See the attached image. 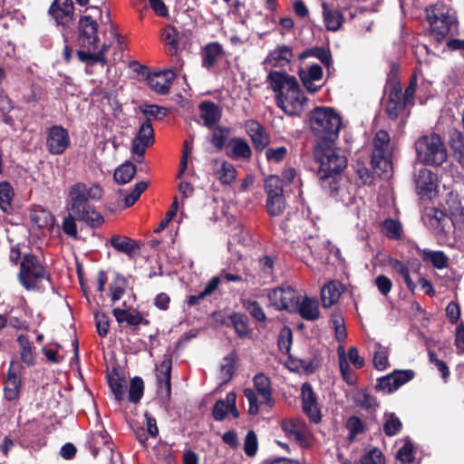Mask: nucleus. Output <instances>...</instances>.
Here are the masks:
<instances>
[{"label":"nucleus","instance_id":"nucleus-1","mask_svg":"<svg viewBox=\"0 0 464 464\" xmlns=\"http://www.w3.org/2000/svg\"><path fill=\"white\" fill-rule=\"evenodd\" d=\"M275 92L276 105L289 116H300L307 108V98L297 79L286 72L274 71L266 78Z\"/></svg>","mask_w":464,"mask_h":464},{"label":"nucleus","instance_id":"nucleus-2","mask_svg":"<svg viewBox=\"0 0 464 464\" xmlns=\"http://www.w3.org/2000/svg\"><path fill=\"white\" fill-rule=\"evenodd\" d=\"M314 158L319 165L317 177L322 188L329 194H334L339 188L340 173L347 166L346 158L333 147V142H316Z\"/></svg>","mask_w":464,"mask_h":464},{"label":"nucleus","instance_id":"nucleus-3","mask_svg":"<svg viewBox=\"0 0 464 464\" xmlns=\"http://www.w3.org/2000/svg\"><path fill=\"white\" fill-rule=\"evenodd\" d=\"M103 190L98 184L87 187L84 183H76L70 190V211L78 220L84 221L92 227H98L102 224V216L95 211L88 200H99L102 198Z\"/></svg>","mask_w":464,"mask_h":464},{"label":"nucleus","instance_id":"nucleus-4","mask_svg":"<svg viewBox=\"0 0 464 464\" xmlns=\"http://www.w3.org/2000/svg\"><path fill=\"white\" fill-rule=\"evenodd\" d=\"M310 128L317 142H334L342 127L341 115L331 107H316L310 114Z\"/></svg>","mask_w":464,"mask_h":464},{"label":"nucleus","instance_id":"nucleus-5","mask_svg":"<svg viewBox=\"0 0 464 464\" xmlns=\"http://www.w3.org/2000/svg\"><path fill=\"white\" fill-rule=\"evenodd\" d=\"M372 165L379 176L388 178L392 172L393 143L383 130L376 132L372 140Z\"/></svg>","mask_w":464,"mask_h":464},{"label":"nucleus","instance_id":"nucleus-6","mask_svg":"<svg viewBox=\"0 0 464 464\" xmlns=\"http://www.w3.org/2000/svg\"><path fill=\"white\" fill-rule=\"evenodd\" d=\"M417 159L424 165L440 166L447 158V149L440 135L430 133L415 141Z\"/></svg>","mask_w":464,"mask_h":464},{"label":"nucleus","instance_id":"nucleus-7","mask_svg":"<svg viewBox=\"0 0 464 464\" xmlns=\"http://www.w3.org/2000/svg\"><path fill=\"white\" fill-rule=\"evenodd\" d=\"M18 278L26 290H36L44 280H49V276L36 256L26 254L22 259Z\"/></svg>","mask_w":464,"mask_h":464},{"label":"nucleus","instance_id":"nucleus-8","mask_svg":"<svg viewBox=\"0 0 464 464\" xmlns=\"http://www.w3.org/2000/svg\"><path fill=\"white\" fill-rule=\"evenodd\" d=\"M253 382L255 390L246 388L244 395L249 403L248 413L250 415H256L259 411V405L265 404L271 408L274 405V400L270 380L267 376L264 373H258L254 377Z\"/></svg>","mask_w":464,"mask_h":464},{"label":"nucleus","instance_id":"nucleus-9","mask_svg":"<svg viewBox=\"0 0 464 464\" xmlns=\"http://www.w3.org/2000/svg\"><path fill=\"white\" fill-rule=\"evenodd\" d=\"M428 21L438 40L446 37L457 24L455 13L443 5H437L428 10Z\"/></svg>","mask_w":464,"mask_h":464},{"label":"nucleus","instance_id":"nucleus-10","mask_svg":"<svg viewBox=\"0 0 464 464\" xmlns=\"http://www.w3.org/2000/svg\"><path fill=\"white\" fill-rule=\"evenodd\" d=\"M78 44L85 51H94L99 43L98 24L91 15H83L79 20Z\"/></svg>","mask_w":464,"mask_h":464},{"label":"nucleus","instance_id":"nucleus-11","mask_svg":"<svg viewBox=\"0 0 464 464\" xmlns=\"http://www.w3.org/2000/svg\"><path fill=\"white\" fill-rule=\"evenodd\" d=\"M154 130L150 120L144 121L132 140L131 151L136 155L135 160L142 162L146 149L154 143Z\"/></svg>","mask_w":464,"mask_h":464},{"label":"nucleus","instance_id":"nucleus-12","mask_svg":"<svg viewBox=\"0 0 464 464\" xmlns=\"http://www.w3.org/2000/svg\"><path fill=\"white\" fill-rule=\"evenodd\" d=\"M70 146L68 130L61 125H53L47 130L46 147L53 155L63 153Z\"/></svg>","mask_w":464,"mask_h":464},{"label":"nucleus","instance_id":"nucleus-13","mask_svg":"<svg viewBox=\"0 0 464 464\" xmlns=\"http://www.w3.org/2000/svg\"><path fill=\"white\" fill-rule=\"evenodd\" d=\"M268 298L271 304L279 310H296L299 302V296L292 287L276 288L268 294Z\"/></svg>","mask_w":464,"mask_h":464},{"label":"nucleus","instance_id":"nucleus-14","mask_svg":"<svg viewBox=\"0 0 464 464\" xmlns=\"http://www.w3.org/2000/svg\"><path fill=\"white\" fill-rule=\"evenodd\" d=\"M414 377L411 370L394 371L392 373L378 379L376 389L386 393H391Z\"/></svg>","mask_w":464,"mask_h":464},{"label":"nucleus","instance_id":"nucleus-15","mask_svg":"<svg viewBox=\"0 0 464 464\" xmlns=\"http://www.w3.org/2000/svg\"><path fill=\"white\" fill-rule=\"evenodd\" d=\"M301 392L303 411L312 422L319 423L322 420V414L318 407L316 395L311 384L304 382L302 385Z\"/></svg>","mask_w":464,"mask_h":464},{"label":"nucleus","instance_id":"nucleus-16","mask_svg":"<svg viewBox=\"0 0 464 464\" xmlns=\"http://www.w3.org/2000/svg\"><path fill=\"white\" fill-rule=\"evenodd\" d=\"M303 85L311 92H317L324 85L323 69L319 64L301 68L298 72Z\"/></svg>","mask_w":464,"mask_h":464},{"label":"nucleus","instance_id":"nucleus-17","mask_svg":"<svg viewBox=\"0 0 464 464\" xmlns=\"http://www.w3.org/2000/svg\"><path fill=\"white\" fill-rule=\"evenodd\" d=\"M49 13L57 24L62 26L69 25L74 16L72 0H54L50 6Z\"/></svg>","mask_w":464,"mask_h":464},{"label":"nucleus","instance_id":"nucleus-18","mask_svg":"<svg viewBox=\"0 0 464 464\" xmlns=\"http://www.w3.org/2000/svg\"><path fill=\"white\" fill-rule=\"evenodd\" d=\"M245 130L251 138L254 148L257 151H262L269 143V135L266 129L255 120H247L245 122Z\"/></svg>","mask_w":464,"mask_h":464},{"label":"nucleus","instance_id":"nucleus-19","mask_svg":"<svg viewBox=\"0 0 464 464\" xmlns=\"http://www.w3.org/2000/svg\"><path fill=\"white\" fill-rule=\"evenodd\" d=\"M415 184L419 195L430 198L437 188V177L431 170L422 168L415 175Z\"/></svg>","mask_w":464,"mask_h":464},{"label":"nucleus","instance_id":"nucleus-20","mask_svg":"<svg viewBox=\"0 0 464 464\" xmlns=\"http://www.w3.org/2000/svg\"><path fill=\"white\" fill-rule=\"evenodd\" d=\"M172 367V359L166 356L160 364L157 367V381L159 386V393L160 396L169 399L171 384L170 373Z\"/></svg>","mask_w":464,"mask_h":464},{"label":"nucleus","instance_id":"nucleus-21","mask_svg":"<svg viewBox=\"0 0 464 464\" xmlns=\"http://www.w3.org/2000/svg\"><path fill=\"white\" fill-rule=\"evenodd\" d=\"M225 56L226 51L221 44L218 42L208 43L201 50L202 66L210 71Z\"/></svg>","mask_w":464,"mask_h":464},{"label":"nucleus","instance_id":"nucleus-22","mask_svg":"<svg viewBox=\"0 0 464 464\" xmlns=\"http://www.w3.org/2000/svg\"><path fill=\"white\" fill-rule=\"evenodd\" d=\"M285 434L291 440L299 443L304 442L308 438V428L304 420L290 419L285 420L281 424Z\"/></svg>","mask_w":464,"mask_h":464},{"label":"nucleus","instance_id":"nucleus-23","mask_svg":"<svg viewBox=\"0 0 464 464\" xmlns=\"http://www.w3.org/2000/svg\"><path fill=\"white\" fill-rule=\"evenodd\" d=\"M176 78V72L172 69L156 72L148 77V84L151 90L166 94L169 92L170 84Z\"/></svg>","mask_w":464,"mask_h":464},{"label":"nucleus","instance_id":"nucleus-24","mask_svg":"<svg viewBox=\"0 0 464 464\" xmlns=\"http://www.w3.org/2000/svg\"><path fill=\"white\" fill-rule=\"evenodd\" d=\"M406 106H408V104L402 100L401 88L394 84L390 91L386 103V114L391 120H396Z\"/></svg>","mask_w":464,"mask_h":464},{"label":"nucleus","instance_id":"nucleus-25","mask_svg":"<svg viewBox=\"0 0 464 464\" xmlns=\"http://www.w3.org/2000/svg\"><path fill=\"white\" fill-rule=\"evenodd\" d=\"M112 314L119 324L126 323L130 326H137L140 324L147 323L141 314L136 309L128 307L126 302L122 304V307L114 308Z\"/></svg>","mask_w":464,"mask_h":464},{"label":"nucleus","instance_id":"nucleus-26","mask_svg":"<svg viewBox=\"0 0 464 464\" xmlns=\"http://www.w3.org/2000/svg\"><path fill=\"white\" fill-rule=\"evenodd\" d=\"M211 164L214 175L222 184L228 185L235 181L237 170L231 163L215 159Z\"/></svg>","mask_w":464,"mask_h":464},{"label":"nucleus","instance_id":"nucleus-27","mask_svg":"<svg viewBox=\"0 0 464 464\" xmlns=\"http://www.w3.org/2000/svg\"><path fill=\"white\" fill-rule=\"evenodd\" d=\"M293 58V50L291 47L282 44L269 53L265 60V63L271 67H283L288 64Z\"/></svg>","mask_w":464,"mask_h":464},{"label":"nucleus","instance_id":"nucleus-28","mask_svg":"<svg viewBox=\"0 0 464 464\" xmlns=\"http://www.w3.org/2000/svg\"><path fill=\"white\" fill-rule=\"evenodd\" d=\"M392 269L401 276L404 280L408 289L411 292H414L416 288V284L412 281L411 277V271L413 273H417L420 269V264H405L400 260L394 259L391 262Z\"/></svg>","mask_w":464,"mask_h":464},{"label":"nucleus","instance_id":"nucleus-29","mask_svg":"<svg viewBox=\"0 0 464 464\" xmlns=\"http://www.w3.org/2000/svg\"><path fill=\"white\" fill-rule=\"evenodd\" d=\"M109 49L110 45L103 44L97 53L92 51L78 50L77 57L81 62L86 63L87 66H93L96 63H100L103 66L107 63L105 53Z\"/></svg>","mask_w":464,"mask_h":464},{"label":"nucleus","instance_id":"nucleus-30","mask_svg":"<svg viewBox=\"0 0 464 464\" xmlns=\"http://www.w3.org/2000/svg\"><path fill=\"white\" fill-rule=\"evenodd\" d=\"M323 16L325 27L329 31H338L343 23L344 17L338 9L330 8L326 3L322 4Z\"/></svg>","mask_w":464,"mask_h":464},{"label":"nucleus","instance_id":"nucleus-31","mask_svg":"<svg viewBox=\"0 0 464 464\" xmlns=\"http://www.w3.org/2000/svg\"><path fill=\"white\" fill-rule=\"evenodd\" d=\"M417 252L425 263L431 264L437 269H443L448 266L449 257L442 251L417 247Z\"/></svg>","mask_w":464,"mask_h":464},{"label":"nucleus","instance_id":"nucleus-32","mask_svg":"<svg viewBox=\"0 0 464 464\" xmlns=\"http://www.w3.org/2000/svg\"><path fill=\"white\" fill-rule=\"evenodd\" d=\"M200 117L208 127L214 126L221 118L220 108L212 102H203L199 105Z\"/></svg>","mask_w":464,"mask_h":464},{"label":"nucleus","instance_id":"nucleus-33","mask_svg":"<svg viewBox=\"0 0 464 464\" xmlns=\"http://www.w3.org/2000/svg\"><path fill=\"white\" fill-rule=\"evenodd\" d=\"M296 309L305 320L315 321L319 318V305L315 298L304 297L301 303L298 302Z\"/></svg>","mask_w":464,"mask_h":464},{"label":"nucleus","instance_id":"nucleus-34","mask_svg":"<svg viewBox=\"0 0 464 464\" xmlns=\"http://www.w3.org/2000/svg\"><path fill=\"white\" fill-rule=\"evenodd\" d=\"M111 245L119 252L124 253L129 256H132L136 250L139 249L138 245L131 238L114 235L111 238Z\"/></svg>","mask_w":464,"mask_h":464},{"label":"nucleus","instance_id":"nucleus-35","mask_svg":"<svg viewBox=\"0 0 464 464\" xmlns=\"http://www.w3.org/2000/svg\"><path fill=\"white\" fill-rule=\"evenodd\" d=\"M108 382L111 392L117 401L124 399L125 390L127 387V381L124 377H121L119 373L113 372L109 375Z\"/></svg>","mask_w":464,"mask_h":464},{"label":"nucleus","instance_id":"nucleus-36","mask_svg":"<svg viewBox=\"0 0 464 464\" xmlns=\"http://www.w3.org/2000/svg\"><path fill=\"white\" fill-rule=\"evenodd\" d=\"M136 173V166L126 161L117 168L114 171V179L118 184L124 185L130 182Z\"/></svg>","mask_w":464,"mask_h":464},{"label":"nucleus","instance_id":"nucleus-37","mask_svg":"<svg viewBox=\"0 0 464 464\" xmlns=\"http://www.w3.org/2000/svg\"><path fill=\"white\" fill-rule=\"evenodd\" d=\"M340 291L334 283L325 285L321 290V298L324 307H330L340 297Z\"/></svg>","mask_w":464,"mask_h":464},{"label":"nucleus","instance_id":"nucleus-38","mask_svg":"<svg viewBox=\"0 0 464 464\" xmlns=\"http://www.w3.org/2000/svg\"><path fill=\"white\" fill-rule=\"evenodd\" d=\"M30 217L32 223L39 228L52 227L53 224V217L45 209H34Z\"/></svg>","mask_w":464,"mask_h":464},{"label":"nucleus","instance_id":"nucleus-39","mask_svg":"<svg viewBox=\"0 0 464 464\" xmlns=\"http://www.w3.org/2000/svg\"><path fill=\"white\" fill-rule=\"evenodd\" d=\"M383 432L385 435L395 436L402 428V423L398 416L393 412H387L383 416Z\"/></svg>","mask_w":464,"mask_h":464},{"label":"nucleus","instance_id":"nucleus-40","mask_svg":"<svg viewBox=\"0 0 464 464\" xmlns=\"http://www.w3.org/2000/svg\"><path fill=\"white\" fill-rule=\"evenodd\" d=\"M309 56H314L319 59L325 66L329 67L332 64V55L329 50L323 47H314L307 49L300 53L299 58L304 59Z\"/></svg>","mask_w":464,"mask_h":464},{"label":"nucleus","instance_id":"nucleus-41","mask_svg":"<svg viewBox=\"0 0 464 464\" xmlns=\"http://www.w3.org/2000/svg\"><path fill=\"white\" fill-rule=\"evenodd\" d=\"M128 287V281L121 276H116L114 280L110 285L111 297L113 303L119 301L124 295Z\"/></svg>","mask_w":464,"mask_h":464},{"label":"nucleus","instance_id":"nucleus-42","mask_svg":"<svg viewBox=\"0 0 464 464\" xmlns=\"http://www.w3.org/2000/svg\"><path fill=\"white\" fill-rule=\"evenodd\" d=\"M230 321L235 328L236 333L240 338H244L248 335L249 329H248V319L247 316L239 314V313H234L230 315Z\"/></svg>","mask_w":464,"mask_h":464},{"label":"nucleus","instance_id":"nucleus-43","mask_svg":"<svg viewBox=\"0 0 464 464\" xmlns=\"http://www.w3.org/2000/svg\"><path fill=\"white\" fill-rule=\"evenodd\" d=\"M287 365L289 369L294 372H313L314 370L312 361L294 357L292 355H290L287 360Z\"/></svg>","mask_w":464,"mask_h":464},{"label":"nucleus","instance_id":"nucleus-44","mask_svg":"<svg viewBox=\"0 0 464 464\" xmlns=\"http://www.w3.org/2000/svg\"><path fill=\"white\" fill-rule=\"evenodd\" d=\"M354 401L357 406L370 411L378 406L376 399L365 391H359L354 396Z\"/></svg>","mask_w":464,"mask_h":464},{"label":"nucleus","instance_id":"nucleus-45","mask_svg":"<svg viewBox=\"0 0 464 464\" xmlns=\"http://www.w3.org/2000/svg\"><path fill=\"white\" fill-rule=\"evenodd\" d=\"M20 380L14 373H9L5 382V396L8 401L14 400L19 392Z\"/></svg>","mask_w":464,"mask_h":464},{"label":"nucleus","instance_id":"nucleus-46","mask_svg":"<svg viewBox=\"0 0 464 464\" xmlns=\"http://www.w3.org/2000/svg\"><path fill=\"white\" fill-rule=\"evenodd\" d=\"M162 41L169 44V54L175 55L178 50V32L173 26H167L163 29L161 34Z\"/></svg>","mask_w":464,"mask_h":464},{"label":"nucleus","instance_id":"nucleus-47","mask_svg":"<svg viewBox=\"0 0 464 464\" xmlns=\"http://www.w3.org/2000/svg\"><path fill=\"white\" fill-rule=\"evenodd\" d=\"M339 354V367L343 380L348 384H353L355 381L354 375L352 373L351 368L349 366L347 358L345 356L343 347L340 346L338 348Z\"/></svg>","mask_w":464,"mask_h":464},{"label":"nucleus","instance_id":"nucleus-48","mask_svg":"<svg viewBox=\"0 0 464 464\" xmlns=\"http://www.w3.org/2000/svg\"><path fill=\"white\" fill-rule=\"evenodd\" d=\"M233 154L237 158L249 159L252 155L251 148L247 141L242 138H235L231 141Z\"/></svg>","mask_w":464,"mask_h":464},{"label":"nucleus","instance_id":"nucleus-49","mask_svg":"<svg viewBox=\"0 0 464 464\" xmlns=\"http://www.w3.org/2000/svg\"><path fill=\"white\" fill-rule=\"evenodd\" d=\"M265 190L267 198L284 195L282 180L277 176L267 177L265 180Z\"/></svg>","mask_w":464,"mask_h":464},{"label":"nucleus","instance_id":"nucleus-50","mask_svg":"<svg viewBox=\"0 0 464 464\" xmlns=\"http://www.w3.org/2000/svg\"><path fill=\"white\" fill-rule=\"evenodd\" d=\"M235 362L236 356L234 353H230L223 359L220 365V374L224 382H227L231 380L235 372Z\"/></svg>","mask_w":464,"mask_h":464},{"label":"nucleus","instance_id":"nucleus-51","mask_svg":"<svg viewBox=\"0 0 464 464\" xmlns=\"http://www.w3.org/2000/svg\"><path fill=\"white\" fill-rule=\"evenodd\" d=\"M144 391V382L141 378L134 377L131 379L129 390V400L133 403H138Z\"/></svg>","mask_w":464,"mask_h":464},{"label":"nucleus","instance_id":"nucleus-52","mask_svg":"<svg viewBox=\"0 0 464 464\" xmlns=\"http://www.w3.org/2000/svg\"><path fill=\"white\" fill-rule=\"evenodd\" d=\"M285 207L284 195L269 197L266 201V208L271 216H279Z\"/></svg>","mask_w":464,"mask_h":464},{"label":"nucleus","instance_id":"nucleus-53","mask_svg":"<svg viewBox=\"0 0 464 464\" xmlns=\"http://www.w3.org/2000/svg\"><path fill=\"white\" fill-rule=\"evenodd\" d=\"M229 135V130L227 128L218 127L212 130L210 142L221 150L225 146Z\"/></svg>","mask_w":464,"mask_h":464},{"label":"nucleus","instance_id":"nucleus-54","mask_svg":"<svg viewBox=\"0 0 464 464\" xmlns=\"http://www.w3.org/2000/svg\"><path fill=\"white\" fill-rule=\"evenodd\" d=\"M402 231L401 225L399 221L387 219L382 224V232L391 239H399Z\"/></svg>","mask_w":464,"mask_h":464},{"label":"nucleus","instance_id":"nucleus-55","mask_svg":"<svg viewBox=\"0 0 464 464\" xmlns=\"http://www.w3.org/2000/svg\"><path fill=\"white\" fill-rule=\"evenodd\" d=\"M13 189L7 183L0 184V208L4 212H10Z\"/></svg>","mask_w":464,"mask_h":464},{"label":"nucleus","instance_id":"nucleus-56","mask_svg":"<svg viewBox=\"0 0 464 464\" xmlns=\"http://www.w3.org/2000/svg\"><path fill=\"white\" fill-rule=\"evenodd\" d=\"M388 350L380 344H375V351L373 355V364L378 370H384L388 365Z\"/></svg>","mask_w":464,"mask_h":464},{"label":"nucleus","instance_id":"nucleus-57","mask_svg":"<svg viewBox=\"0 0 464 464\" xmlns=\"http://www.w3.org/2000/svg\"><path fill=\"white\" fill-rule=\"evenodd\" d=\"M360 461L362 464H385L384 456L377 448H373L363 454Z\"/></svg>","mask_w":464,"mask_h":464},{"label":"nucleus","instance_id":"nucleus-58","mask_svg":"<svg viewBox=\"0 0 464 464\" xmlns=\"http://www.w3.org/2000/svg\"><path fill=\"white\" fill-rule=\"evenodd\" d=\"M229 407L227 404V395L225 400L217 401L212 410L213 418L218 421L224 420L227 416Z\"/></svg>","mask_w":464,"mask_h":464},{"label":"nucleus","instance_id":"nucleus-59","mask_svg":"<svg viewBox=\"0 0 464 464\" xmlns=\"http://www.w3.org/2000/svg\"><path fill=\"white\" fill-rule=\"evenodd\" d=\"M292 331L289 327H284L278 336V348L282 353H288L292 344Z\"/></svg>","mask_w":464,"mask_h":464},{"label":"nucleus","instance_id":"nucleus-60","mask_svg":"<svg viewBox=\"0 0 464 464\" xmlns=\"http://www.w3.org/2000/svg\"><path fill=\"white\" fill-rule=\"evenodd\" d=\"M18 342L21 347L22 360L28 365L33 364L34 361V356L33 354L29 341L23 336H19Z\"/></svg>","mask_w":464,"mask_h":464},{"label":"nucleus","instance_id":"nucleus-61","mask_svg":"<svg viewBox=\"0 0 464 464\" xmlns=\"http://www.w3.org/2000/svg\"><path fill=\"white\" fill-rule=\"evenodd\" d=\"M244 451L249 457L255 456L257 451V437L253 430L247 431L246 435Z\"/></svg>","mask_w":464,"mask_h":464},{"label":"nucleus","instance_id":"nucleus-62","mask_svg":"<svg viewBox=\"0 0 464 464\" xmlns=\"http://www.w3.org/2000/svg\"><path fill=\"white\" fill-rule=\"evenodd\" d=\"M428 355L430 362L432 363L437 368L438 372L441 373L443 380L447 381L450 376V369L447 363L444 361L438 359L437 354L433 351L430 350Z\"/></svg>","mask_w":464,"mask_h":464},{"label":"nucleus","instance_id":"nucleus-63","mask_svg":"<svg viewBox=\"0 0 464 464\" xmlns=\"http://www.w3.org/2000/svg\"><path fill=\"white\" fill-rule=\"evenodd\" d=\"M244 307L257 321L264 322L266 320V314L256 301L246 300L244 302Z\"/></svg>","mask_w":464,"mask_h":464},{"label":"nucleus","instance_id":"nucleus-64","mask_svg":"<svg viewBox=\"0 0 464 464\" xmlns=\"http://www.w3.org/2000/svg\"><path fill=\"white\" fill-rule=\"evenodd\" d=\"M95 325L101 337L107 335L110 328L109 318L105 313L99 312L95 314Z\"/></svg>","mask_w":464,"mask_h":464}]
</instances>
